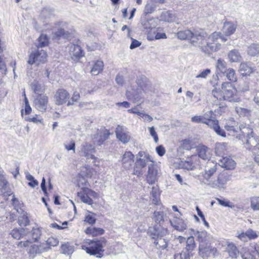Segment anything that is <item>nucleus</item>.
I'll use <instances>...</instances> for the list:
<instances>
[{
  "instance_id": "1",
  "label": "nucleus",
  "mask_w": 259,
  "mask_h": 259,
  "mask_svg": "<svg viewBox=\"0 0 259 259\" xmlns=\"http://www.w3.org/2000/svg\"><path fill=\"white\" fill-rule=\"evenodd\" d=\"M241 134L237 136L239 140L245 144L246 149L251 151L253 154L259 152V136L252 129L246 126H240Z\"/></svg>"
},
{
  "instance_id": "2",
  "label": "nucleus",
  "mask_w": 259,
  "mask_h": 259,
  "mask_svg": "<svg viewBox=\"0 0 259 259\" xmlns=\"http://www.w3.org/2000/svg\"><path fill=\"white\" fill-rule=\"evenodd\" d=\"M106 240L104 238L100 239H94L89 240L88 246L85 247V250L88 254L94 255L97 258H101L103 256L104 249L103 246L105 245Z\"/></svg>"
},
{
  "instance_id": "3",
  "label": "nucleus",
  "mask_w": 259,
  "mask_h": 259,
  "mask_svg": "<svg viewBox=\"0 0 259 259\" xmlns=\"http://www.w3.org/2000/svg\"><path fill=\"white\" fill-rule=\"evenodd\" d=\"M221 32L215 31L207 36L206 40V44L202 46V51L205 54L210 55L213 52H215L221 49L220 43H211V41H218L220 36Z\"/></svg>"
},
{
  "instance_id": "4",
  "label": "nucleus",
  "mask_w": 259,
  "mask_h": 259,
  "mask_svg": "<svg viewBox=\"0 0 259 259\" xmlns=\"http://www.w3.org/2000/svg\"><path fill=\"white\" fill-rule=\"evenodd\" d=\"M223 100L232 102H239L240 98L237 94V91L230 82H223L222 84Z\"/></svg>"
},
{
  "instance_id": "5",
  "label": "nucleus",
  "mask_w": 259,
  "mask_h": 259,
  "mask_svg": "<svg viewBox=\"0 0 259 259\" xmlns=\"http://www.w3.org/2000/svg\"><path fill=\"white\" fill-rule=\"evenodd\" d=\"M207 36V33L203 30L194 29L190 42L194 46L200 47L202 50V46H204Z\"/></svg>"
},
{
  "instance_id": "6",
  "label": "nucleus",
  "mask_w": 259,
  "mask_h": 259,
  "mask_svg": "<svg viewBox=\"0 0 259 259\" xmlns=\"http://www.w3.org/2000/svg\"><path fill=\"white\" fill-rule=\"evenodd\" d=\"M47 56V54L46 51L37 48L29 55L28 63L30 65L34 63L39 64L40 63H44L46 61Z\"/></svg>"
},
{
  "instance_id": "7",
  "label": "nucleus",
  "mask_w": 259,
  "mask_h": 259,
  "mask_svg": "<svg viewBox=\"0 0 259 259\" xmlns=\"http://www.w3.org/2000/svg\"><path fill=\"white\" fill-rule=\"evenodd\" d=\"M147 233L151 239L155 240L159 237H164L168 233V231L161 225L156 224L153 227H149Z\"/></svg>"
},
{
  "instance_id": "8",
  "label": "nucleus",
  "mask_w": 259,
  "mask_h": 259,
  "mask_svg": "<svg viewBox=\"0 0 259 259\" xmlns=\"http://www.w3.org/2000/svg\"><path fill=\"white\" fill-rule=\"evenodd\" d=\"M230 179V176L226 171H224L218 175L217 180L210 182L209 185L214 188H224Z\"/></svg>"
},
{
  "instance_id": "9",
  "label": "nucleus",
  "mask_w": 259,
  "mask_h": 259,
  "mask_svg": "<svg viewBox=\"0 0 259 259\" xmlns=\"http://www.w3.org/2000/svg\"><path fill=\"white\" fill-rule=\"evenodd\" d=\"M217 252L216 248L211 246V242L199 245V254L203 258L214 256Z\"/></svg>"
},
{
  "instance_id": "10",
  "label": "nucleus",
  "mask_w": 259,
  "mask_h": 259,
  "mask_svg": "<svg viewBox=\"0 0 259 259\" xmlns=\"http://www.w3.org/2000/svg\"><path fill=\"white\" fill-rule=\"evenodd\" d=\"M48 104V97L45 94L37 95L33 101L34 107L40 112H44L46 110Z\"/></svg>"
},
{
  "instance_id": "11",
  "label": "nucleus",
  "mask_w": 259,
  "mask_h": 259,
  "mask_svg": "<svg viewBox=\"0 0 259 259\" xmlns=\"http://www.w3.org/2000/svg\"><path fill=\"white\" fill-rule=\"evenodd\" d=\"M117 138L123 144L129 142L131 136L127 128L123 126L118 125L115 130Z\"/></svg>"
},
{
  "instance_id": "12",
  "label": "nucleus",
  "mask_w": 259,
  "mask_h": 259,
  "mask_svg": "<svg viewBox=\"0 0 259 259\" xmlns=\"http://www.w3.org/2000/svg\"><path fill=\"white\" fill-rule=\"evenodd\" d=\"M69 94L64 89H59L55 95V103L58 105H61L65 103L69 99Z\"/></svg>"
},
{
  "instance_id": "13",
  "label": "nucleus",
  "mask_w": 259,
  "mask_h": 259,
  "mask_svg": "<svg viewBox=\"0 0 259 259\" xmlns=\"http://www.w3.org/2000/svg\"><path fill=\"white\" fill-rule=\"evenodd\" d=\"M194 235L197 237L199 245L211 242L213 240L212 237L208 234L206 231H197L194 233Z\"/></svg>"
},
{
  "instance_id": "14",
  "label": "nucleus",
  "mask_w": 259,
  "mask_h": 259,
  "mask_svg": "<svg viewBox=\"0 0 259 259\" xmlns=\"http://www.w3.org/2000/svg\"><path fill=\"white\" fill-rule=\"evenodd\" d=\"M196 151L198 158L199 157L204 160H209L211 158L210 150L205 145H198L196 147Z\"/></svg>"
},
{
  "instance_id": "15",
  "label": "nucleus",
  "mask_w": 259,
  "mask_h": 259,
  "mask_svg": "<svg viewBox=\"0 0 259 259\" xmlns=\"http://www.w3.org/2000/svg\"><path fill=\"white\" fill-rule=\"evenodd\" d=\"M158 175V170L153 163H151L148 165V175L146 178L147 182L149 184H153L157 181V176Z\"/></svg>"
},
{
  "instance_id": "16",
  "label": "nucleus",
  "mask_w": 259,
  "mask_h": 259,
  "mask_svg": "<svg viewBox=\"0 0 259 259\" xmlns=\"http://www.w3.org/2000/svg\"><path fill=\"white\" fill-rule=\"evenodd\" d=\"M69 47V54L74 60H78L83 56V50L79 45L71 44Z\"/></svg>"
},
{
  "instance_id": "17",
  "label": "nucleus",
  "mask_w": 259,
  "mask_h": 259,
  "mask_svg": "<svg viewBox=\"0 0 259 259\" xmlns=\"http://www.w3.org/2000/svg\"><path fill=\"white\" fill-rule=\"evenodd\" d=\"M209 164H211L210 166H207L206 167L204 172L202 173V176L205 180L210 183V182H212L211 180V177L216 172L218 166L217 164H214L212 162H209Z\"/></svg>"
},
{
  "instance_id": "18",
  "label": "nucleus",
  "mask_w": 259,
  "mask_h": 259,
  "mask_svg": "<svg viewBox=\"0 0 259 259\" xmlns=\"http://www.w3.org/2000/svg\"><path fill=\"white\" fill-rule=\"evenodd\" d=\"M110 135V133L107 130H105L103 132H99L97 134L94 135V143L99 146H101L109 138Z\"/></svg>"
},
{
  "instance_id": "19",
  "label": "nucleus",
  "mask_w": 259,
  "mask_h": 259,
  "mask_svg": "<svg viewBox=\"0 0 259 259\" xmlns=\"http://www.w3.org/2000/svg\"><path fill=\"white\" fill-rule=\"evenodd\" d=\"M46 245H42V243L39 245L36 244L31 245L29 249L30 257L33 258L36 254L46 252Z\"/></svg>"
},
{
  "instance_id": "20",
  "label": "nucleus",
  "mask_w": 259,
  "mask_h": 259,
  "mask_svg": "<svg viewBox=\"0 0 259 259\" xmlns=\"http://www.w3.org/2000/svg\"><path fill=\"white\" fill-rule=\"evenodd\" d=\"M134 155L131 151H126L122 156L121 162L123 166L128 169L134 162Z\"/></svg>"
},
{
  "instance_id": "21",
  "label": "nucleus",
  "mask_w": 259,
  "mask_h": 259,
  "mask_svg": "<svg viewBox=\"0 0 259 259\" xmlns=\"http://www.w3.org/2000/svg\"><path fill=\"white\" fill-rule=\"evenodd\" d=\"M81 151L83 153V156L87 157V159H94L95 156L93 154V153L95 152L94 146L89 143H85L82 145Z\"/></svg>"
},
{
  "instance_id": "22",
  "label": "nucleus",
  "mask_w": 259,
  "mask_h": 259,
  "mask_svg": "<svg viewBox=\"0 0 259 259\" xmlns=\"http://www.w3.org/2000/svg\"><path fill=\"white\" fill-rule=\"evenodd\" d=\"M170 223L175 229L179 231H183L186 229L187 227V223L186 221L177 217L170 221Z\"/></svg>"
},
{
  "instance_id": "23",
  "label": "nucleus",
  "mask_w": 259,
  "mask_h": 259,
  "mask_svg": "<svg viewBox=\"0 0 259 259\" xmlns=\"http://www.w3.org/2000/svg\"><path fill=\"white\" fill-rule=\"evenodd\" d=\"M57 25L60 28H58V30L54 33V37L57 39H60L62 37L64 38H67L69 36V33L68 31H66L64 28H62L66 23L63 22H59Z\"/></svg>"
},
{
  "instance_id": "24",
  "label": "nucleus",
  "mask_w": 259,
  "mask_h": 259,
  "mask_svg": "<svg viewBox=\"0 0 259 259\" xmlns=\"http://www.w3.org/2000/svg\"><path fill=\"white\" fill-rule=\"evenodd\" d=\"M220 165L227 169H234L236 165L235 162L229 157H225L220 160Z\"/></svg>"
},
{
  "instance_id": "25",
  "label": "nucleus",
  "mask_w": 259,
  "mask_h": 259,
  "mask_svg": "<svg viewBox=\"0 0 259 259\" xmlns=\"http://www.w3.org/2000/svg\"><path fill=\"white\" fill-rule=\"evenodd\" d=\"M28 233V231L23 228H16L12 230L10 234L11 235L13 238L19 240L27 235Z\"/></svg>"
},
{
  "instance_id": "26",
  "label": "nucleus",
  "mask_w": 259,
  "mask_h": 259,
  "mask_svg": "<svg viewBox=\"0 0 259 259\" xmlns=\"http://www.w3.org/2000/svg\"><path fill=\"white\" fill-rule=\"evenodd\" d=\"M197 155H192L189 161H186L183 163V166L184 168L187 170H192L194 167V165H199V162L197 161Z\"/></svg>"
},
{
  "instance_id": "27",
  "label": "nucleus",
  "mask_w": 259,
  "mask_h": 259,
  "mask_svg": "<svg viewBox=\"0 0 259 259\" xmlns=\"http://www.w3.org/2000/svg\"><path fill=\"white\" fill-rule=\"evenodd\" d=\"M236 26L231 22H226L224 24L223 32L226 36H230L233 34L236 30Z\"/></svg>"
},
{
  "instance_id": "28",
  "label": "nucleus",
  "mask_w": 259,
  "mask_h": 259,
  "mask_svg": "<svg viewBox=\"0 0 259 259\" xmlns=\"http://www.w3.org/2000/svg\"><path fill=\"white\" fill-rule=\"evenodd\" d=\"M161 20L167 22H173L176 20V16L175 14L171 11L163 12L160 16Z\"/></svg>"
},
{
  "instance_id": "29",
  "label": "nucleus",
  "mask_w": 259,
  "mask_h": 259,
  "mask_svg": "<svg viewBox=\"0 0 259 259\" xmlns=\"http://www.w3.org/2000/svg\"><path fill=\"white\" fill-rule=\"evenodd\" d=\"M226 250L230 257L236 258L239 254V251L237 247L232 243H228L226 247Z\"/></svg>"
},
{
  "instance_id": "30",
  "label": "nucleus",
  "mask_w": 259,
  "mask_h": 259,
  "mask_svg": "<svg viewBox=\"0 0 259 259\" xmlns=\"http://www.w3.org/2000/svg\"><path fill=\"white\" fill-rule=\"evenodd\" d=\"M163 237H159L158 238L155 239L154 242V244L157 249L164 250L165 249L168 244V241Z\"/></svg>"
},
{
  "instance_id": "31",
  "label": "nucleus",
  "mask_w": 259,
  "mask_h": 259,
  "mask_svg": "<svg viewBox=\"0 0 259 259\" xmlns=\"http://www.w3.org/2000/svg\"><path fill=\"white\" fill-rule=\"evenodd\" d=\"M85 232L87 234L91 235L92 236L95 237L103 234L105 231L100 228L90 227L85 229Z\"/></svg>"
},
{
  "instance_id": "32",
  "label": "nucleus",
  "mask_w": 259,
  "mask_h": 259,
  "mask_svg": "<svg viewBox=\"0 0 259 259\" xmlns=\"http://www.w3.org/2000/svg\"><path fill=\"white\" fill-rule=\"evenodd\" d=\"M0 186H2V193L4 196H10L12 194V192L8 185V182L5 179H2L0 180Z\"/></svg>"
},
{
  "instance_id": "33",
  "label": "nucleus",
  "mask_w": 259,
  "mask_h": 259,
  "mask_svg": "<svg viewBox=\"0 0 259 259\" xmlns=\"http://www.w3.org/2000/svg\"><path fill=\"white\" fill-rule=\"evenodd\" d=\"M20 215L18 218V222L20 226L25 227L29 223V220L27 213L22 209H20Z\"/></svg>"
},
{
  "instance_id": "34",
  "label": "nucleus",
  "mask_w": 259,
  "mask_h": 259,
  "mask_svg": "<svg viewBox=\"0 0 259 259\" xmlns=\"http://www.w3.org/2000/svg\"><path fill=\"white\" fill-rule=\"evenodd\" d=\"M247 54L252 57L259 56V44L253 43L249 46L247 48Z\"/></svg>"
},
{
  "instance_id": "35",
  "label": "nucleus",
  "mask_w": 259,
  "mask_h": 259,
  "mask_svg": "<svg viewBox=\"0 0 259 259\" xmlns=\"http://www.w3.org/2000/svg\"><path fill=\"white\" fill-rule=\"evenodd\" d=\"M77 196L80 198L82 202L90 205L93 204V200L90 197L88 194L84 193V189L83 188H82L81 191L77 192Z\"/></svg>"
},
{
  "instance_id": "36",
  "label": "nucleus",
  "mask_w": 259,
  "mask_h": 259,
  "mask_svg": "<svg viewBox=\"0 0 259 259\" xmlns=\"http://www.w3.org/2000/svg\"><path fill=\"white\" fill-rule=\"evenodd\" d=\"M193 31L190 29H185L179 31L177 32V35L178 38L182 40L188 39L190 41V38L192 34Z\"/></svg>"
},
{
  "instance_id": "37",
  "label": "nucleus",
  "mask_w": 259,
  "mask_h": 259,
  "mask_svg": "<svg viewBox=\"0 0 259 259\" xmlns=\"http://www.w3.org/2000/svg\"><path fill=\"white\" fill-rule=\"evenodd\" d=\"M141 24L143 27L146 30H152L155 28L154 20L153 19H142Z\"/></svg>"
},
{
  "instance_id": "38",
  "label": "nucleus",
  "mask_w": 259,
  "mask_h": 259,
  "mask_svg": "<svg viewBox=\"0 0 259 259\" xmlns=\"http://www.w3.org/2000/svg\"><path fill=\"white\" fill-rule=\"evenodd\" d=\"M151 195L153 203L157 205L159 200L160 196L159 188L157 185L152 187Z\"/></svg>"
},
{
  "instance_id": "39",
  "label": "nucleus",
  "mask_w": 259,
  "mask_h": 259,
  "mask_svg": "<svg viewBox=\"0 0 259 259\" xmlns=\"http://www.w3.org/2000/svg\"><path fill=\"white\" fill-rule=\"evenodd\" d=\"M104 67V64L103 61L100 60L97 61L92 70L91 72L93 75H98L101 71H102Z\"/></svg>"
},
{
  "instance_id": "40",
  "label": "nucleus",
  "mask_w": 259,
  "mask_h": 259,
  "mask_svg": "<svg viewBox=\"0 0 259 259\" xmlns=\"http://www.w3.org/2000/svg\"><path fill=\"white\" fill-rule=\"evenodd\" d=\"M31 88L33 91L36 94L40 95L43 92L44 89L42 84L36 80H34L31 83Z\"/></svg>"
},
{
  "instance_id": "41",
  "label": "nucleus",
  "mask_w": 259,
  "mask_h": 259,
  "mask_svg": "<svg viewBox=\"0 0 259 259\" xmlns=\"http://www.w3.org/2000/svg\"><path fill=\"white\" fill-rule=\"evenodd\" d=\"M59 243V241L57 239L54 237L49 238L47 241L42 242V245H46V251H48L51 247L57 246Z\"/></svg>"
},
{
  "instance_id": "42",
  "label": "nucleus",
  "mask_w": 259,
  "mask_h": 259,
  "mask_svg": "<svg viewBox=\"0 0 259 259\" xmlns=\"http://www.w3.org/2000/svg\"><path fill=\"white\" fill-rule=\"evenodd\" d=\"M228 57L230 60L233 62L239 61L241 58L240 53L236 50L231 51L229 53Z\"/></svg>"
},
{
  "instance_id": "43",
  "label": "nucleus",
  "mask_w": 259,
  "mask_h": 259,
  "mask_svg": "<svg viewBox=\"0 0 259 259\" xmlns=\"http://www.w3.org/2000/svg\"><path fill=\"white\" fill-rule=\"evenodd\" d=\"M38 44L36 47L38 48L47 46L49 44V38L47 35L41 34L37 39Z\"/></svg>"
},
{
  "instance_id": "44",
  "label": "nucleus",
  "mask_w": 259,
  "mask_h": 259,
  "mask_svg": "<svg viewBox=\"0 0 259 259\" xmlns=\"http://www.w3.org/2000/svg\"><path fill=\"white\" fill-rule=\"evenodd\" d=\"M146 81V78L145 76H143L138 77L137 79V81H136L138 85V87L140 88V89H138V92L141 95H142V91L145 92L144 88V87H145Z\"/></svg>"
},
{
  "instance_id": "45",
  "label": "nucleus",
  "mask_w": 259,
  "mask_h": 259,
  "mask_svg": "<svg viewBox=\"0 0 259 259\" xmlns=\"http://www.w3.org/2000/svg\"><path fill=\"white\" fill-rule=\"evenodd\" d=\"M240 71L243 75H248L252 72V70L246 63H242L240 65Z\"/></svg>"
},
{
  "instance_id": "46",
  "label": "nucleus",
  "mask_w": 259,
  "mask_h": 259,
  "mask_svg": "<svg viewBox=\"0 0 259 259\" xmlns=\"http://www.w3.org/2000/svg\"><path fill=\"white\" fill-rule=\"evenodd\" d=\"M164 212L163 211H155L154 212V220L158 225L164 222Z\"/></svg>"
},
{
  "instance_id": "47",
  "label": "nucleus",
  "mask_w": 259,
  "mask_h": 259,
  "mask_svg": "<svg viewBox=\"0 0 259 259\" xmlns=\"http://www.w3.org/2000/svg\"><path fill=\"white\" fill-rule=\"evenodd\" d=\"M216 67L221 73H225L227 69V64L225 61L221 59H218L217 61Z\"/></svg>"
},
{
  "instance_id": "48",
  "label": "nucleus",
  "mask_w": 259,
  "mask_h": 259,
  "mask_svg": "<svg viewBox=\"0 0 259 259\" xmlns=\"http://www.w3.org/2000/svg\"><path fill=\"white\" fill-rule=\"evenodd\" d=\"M26 174V179L30 181L28 185L34 188L35 186H37L38 185V181L34 179V178L28 172H27Z\"/></svg>"
},
{
  "instance_id": "49",
  "label": "nucleus",
  "mask_w": 259,
  "mask_h": 259,
  "mask_svg": "<svg viewBox=\"0 0 259 259\" xmlns=\"http://www.w3.org/2000/svg\"><path fill=\"white\" fill-rule=\"evenodd\" d=\"M244 126L243 125H240L239 127H236L235 125H225V128L229 133V134H231L233 136L235 135V134L237 133L238 131H240V126Z\"/></svg>"
},
{
  "instance_id": "50",
  "label": "nucleus",
  "mask_w": 259,
  "mask_h": 259,
  "mask_svg": "<svg viewBox=\"0 0 259 259\" xmlns=\"http://www.w3.org/2000/svg\"><path fill=\"white\" fill-rule=\"evenodd\" d=\"M186 243V249L188 251H192L195 247V243L193 236H190L188 238Z\"/></svg>"
},
{
  "instance_id": "51",
  "label": "nucleus",
  "mask_w": 259,
  "mask_h": 259,
  "mask_svg": "<svg viewBox=\"0 0 259 259\" xmlns=\"http://www.w3.org/2000/svg\"><path fill=\"white\" fill-rule=\"evenodd\" d=\"M225 73H226V77L229 80L232 82H235L237 81V77L235 75L234 70L233 69H229Z\"/></svg>"
},
{
  "instance_id": "52",
  "label": "nucleus",
  "mask_w": 259,
  "mask_h": 259,
  "mask_svg": "<svg viewBox=\"0 0 259 259\" xmlns=\"http://www.w3.org/2000/svg\"><path fill=\"white\" fill-rule=\"evenodd\" d=\"M138 93H135L133 95H132L131 93L129 91L126 92V96L128 99H133L134 102H137L140 100L142 98V95H141L138 91Z\"/></svg>"
},
{
  "instance_id": "53",
  "label": "nucleus",
  "mask_w": 259,
  "mask_h": 259,
  "mask_svg": "<svg viewBox=\"0 0 259 259\" xmlns=\"http://www.w3.org/2000/svg\"><path fill=\"white\" fill-rule=\"evenodd\" d=\"M250 206L254 210H259V197H253L251 198Z\"/></svg>"
},
{
  "instance_id": "54",
  "label": "nucleus",
  "mask_w": 259,
  "mask_h": 259,
  "mask_svg": "<svg viewBox=\"0 0 259 259\" xmlns=\"http://www.w3.org/2000/svg\"><path fill=\"white\" fill-rule=\"evenodd\" d=\"M156 6L154 4L148 3L145 7L144 14L146 15L149 14H151L154 12Z\"/></svg>"
},
{
  "instance_id": "55",
  "label": "nucleus",
  "mask_w": 259,
  "mask_h": 259,
  "mask_svg": "<svg viewBox=\"0 0 259 259\" xmlns=\"http://www.w3.org/2000/svg\"><path fill=\"white\" fill-rule=\"evenodd\" d=\"M147 163V160H145V159L139 158L136 160L135 163V166H136L137 168L142 169L146 166Z\"/></svg>"
},
{
  "instance_id": "56",
  "label": "nucleus",
  "mask_w": 259,
  "mask_h": 259,
  "mask_svg": "<svg viewBox=\"0 0 259 259\" xmlns=\"http://www.w3.org/2000/svg\"><path fill=\"white\" fill-rule=\"evenodd\" d=\"M31 235L34 241H36L41 235V231L39 228H33L31 231Z\"/></svg>"
},
{
  "instance_id": "57",
  "label": "nucleus",
  "mask_w": 259,
  "mask_h": 259,
  "mask_svg": "<svg viewBox=\"0 0 259 259\" xmlns=\"http://www.w3.org/2000/svg\"><path fill=\"white\" fill-rule=\"evenodd\" d=\"M235 111L239 116H242L246 115L249 112V110L248 109L241 107H236Z\"/></svg>"
},
{
  "instance_id": "58",
  "label": "nucleus",
  "mask_w": 259,
  "mask_h": 259,
  "mask_svg": "<svg viewBox=\"0 0 259 259\" xmlns=\"http://www.w3.org/2000/svg\"><path fill=\"white\" fill-rule=\"evenodd\" d=\"M191 143V140L185 139L182 141V147L185 150H190L192 148Z\"/></svg>"
},
{
  "instance_id": "59",
  "label": "nucleus",
  "mask_w": 259,
  "mask_h": 259,
  "mask_svg": "<svg viewBox=\"0 0 259 259\" xmlns=\"http://www.w3.org/2000/svg\"><path fill=\"white\" fill-rule=\"evenodd\" d=\"M205 118L203 117V116L196 115L191 118V121L197 123H206Z\"/></svg>"
},
{
  "instance_id": "60",
  "label": "nucleus",
  "mask_w": 259,
  "mask_h": 259,
  "mask_svg": "<svg viewBox=\"0 0 259 259\" xmlns=\"http://www.w3.org/2000/svg\"><path fill=\"white\" fill-rule=\"evenodd\" d=\"M148 130L149 131L150 135L151 137H153L154 142L157 143L158 142L159 138L158 136L155 131V128L154 126L149 127Z\"/></svg>"
},
{
  "instance_id": "61",
  "label": "nucleus",
  "mask_w": 259,
  "mask_h": 259,
  "mask_svg": "<svg viewBox=\"0 0 259 259\" xmlns=\"http://www.w3.org/2000/svg\"><path fill=\"white\" fill-rule=\"evenodd\" d=\"M196 210L197 212V214L202 219L204 225L207 227L209 228V224L206 221L205 219L204 215L203 214V212L201 211V210L200 209L198 206H196Z\"/></svg>"
},
{
  "instance_id": "62",
  "label": "nucleus",
  "mask_w": 259,
  "mask_h": 259,
  "mask_svg": "<svg viewBox=\"0 0 259 259\" xmlns=\"http://www.w3.org/2000/svg\"><path fill=\"white\" fill-rule=\"evenodd\" d=\"M205 124L208 125L210 128L214 130L215 127L219 124V121L217 119H213L211 120L208 121Z\"/></svg>"
},
{
  "instance_id": "63",
  "label": "nucleus",
  "mask_w": 259,
  "mask_h": 259,
  "mask_svg": "<svg viewBox=\"0 0 259 259\" xmlns=\"http://www.w3.org/2000/svg\"><path fill=\"white\" fill-rule=\"evenodd\" d=\"M212 94L214 97L217 100H223V93L222 92V90L221 91H218L216 89L213 90L212 91Z\"/></svg>"
},
{
  "instance_id": "64",
  "label": "nucleus",
  "mask_w": 259,
  "mask_h": 259,
  "mask_svg": "<svg viewBox=\"0 0 259 259\" xmlns=\"http://www.w3.org/2000/svg\"><path fill=\"white\" fill-rule=\"evenodd\" d=\"M211 73V70L209 69H206L200 72L199 74H198L196 78H206L207 76L209 75Z\"/></svg>"
}]
</instances>
